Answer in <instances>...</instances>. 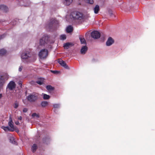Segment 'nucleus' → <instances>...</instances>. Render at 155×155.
<instances>
[{"instance_id":"obj_16","label":"nucleus","mask_w":155,"mask_h":155,"mask_svg":"<svg viewBox=\"0 0 155 155\" xmlns=\"http://www.w3.org/2000/svg\"><path fill=\"white\" fill-rule=\"evenodd\" d=\"M2 128L6 132L8 131H14L13 129L10 128L8 126L5 127L3 126L2 127Z\"/></svg>"},{"instance_id":"obj_25","label":"nucleus","mask_w":155,"mask_h":155,"mask_svg":"<svg viewBox=\"0 0 155 155\" xmlns=\"http://www.w3.org/2000/svg\"><path fill=\"white\" fill-rule=\"evenodd\" d=\"M37 145L35 144H34L32 145V146L31 147L32 151L33 152H35V151L37 149Z\"/></svg>"},{"instance_id":"obj_15","label":"nucleus","mask_w":155,"mask_h":155,"mask_svg":"<svg viewBox=\"0 0 155 155\" xmlns=\"http://www.w3.org/2000/svg\"><path fill=\"white\" fill-rule=\"evenodd\" d=\"M73 45L71 43H66L64 44V47L65 49H68L70 47L73 46Z\"/></svg>"},{"instance_id":"obj_29","label":"nucleus","mask_w":155,"mask_h":155,"mask_svg":"<svg viewBox=\"0 0 155 155\" xmlns=\"http://www.w3.org/2000/svg\"><path fill=\"white\" fill-rule=\"evenodd\" d=\"M53 107L55 108H59L60 107V105L59 104H53Z\"/></svg>"},{"instance_id":"obj_10","label":"nucleus","mask_w":155,"mask_h":155,"mask_svg":"<svg viewBox=\"0 0 155 155\" xmlns=\"http://www.w3.org/2000/svg\"><path fill=\"white\" fill-rule=\"evenodd\" d=\"M114 42V39L111 37H109L106 42V45L109 46L112 45Z\"/></svg>"},{"instance_id":"obj_9","label":"nucleus","mask_w":155,"mask_h":155,"mask_svg":"<svg viewBox=\"0 0 155 155\" xmlns=\"http://www.w3.org/2000/svg\"><path fill=\"white\" fill-rule=\"evenodd\" d=\"M91 35L93 38L96 39L100 37V34L98 31H94L92 32Z\"/></svg>"},{"instance_id":"obj_39","label":"nucleus","mask_w":155,"mask_h":155,"mask_svg":"<svg viewBox=\"0 0 155 155\" xmlns=\"http://www.w3.org/2000/svg\"><path fill=\"white\" fill-rule=\"evenodd\" d=\"M18 120H21L22 119V117L21 116H20L18 118Z\"/></svg>"},{"instance_id":"obj_18","label":"nucleus","mask_w":155,"mask_h":155,"mask_svg":"<svg viewBox=\"0 0 155 155\" xmlns=\"http://www.w3.org/2000/svg\"><path fill=\"white\" fill-rule=\"evenodd\" d=\"M100 10L99 7L98 5H96L94 8V13L95 14H97Z\"/></svg>"},{"instance_id":"obj_22","label":"nucleus","mask_w":155,"mask_h":155,"mask_svg":"<svg viewBox=\"0 0 155 155\" xmlns=\"http://www.w3.org/2000/svg\"><path fill=\"white\" fill-rule=\"evenodd\" d=\"M79 39L81 44H86V42L84 38L82 36H80Z\"/></svg>"},{"instance_id":"obj_7","label":"nucleus","mask_w":155,"mask_h":155,"mask_svg":"<svg viewBox=\"0 0 155 155\" xmlns=\"http://www.w3.org/2000/svg\"><path fill=\"white\" fill-rule=\"evenodd\" d=\"M74 18L78 20H81L84 18V16L82 13L79 12H75L73 16Z\"/></svg>"},{"instance_id":"obj_19","label":"nucleus","mask_w":155,"mask_h":155,"mask_svg":"<svg viewBox=\"0 0 155 155\" xmlns=\"http://www.w3.org/2000/svg\"><path fill=\"white\" fill-rule=\"evenodd\" d=\"M73 0H64V4L67 5H70L72 2Z\"/></svg>"},{"instance_id":"obj_17","label":"nucleus","mask_w":155,"mask_h":155,"mask_svg":"<svg viewBox=\"0 0 155 155\" xmlns=\"http://www.w3.org/2000/svg\"><path fill=\"white\" fill-rule=\"evenodd\" d=\"M9 140L11 143L13 144H16V142L14 137L12 136H10L9 137Z\"/></svg>"},{"instance_id":"obj_5","label":"nucleus","mask_w":155,"mask_h":155,"mask_svg":"<svg viewBox=\"0 0 155 155\" xmlns=\"http://www.w3.org/2000/svg\"><path fill=\"white\" fill-rule=\"evenodd\" d=\"M16 84L14 82L10 81L8 84L6 88V92H8L9 90L12 91L15 87Z\"/></svg>"},{"instance_id":"obj_31","label":"nucleus","mask_w":155,"mask_h":155,"mask_svg":"<svg viewBox=\"0 0 155 155\" xmlns=\"http://www.w3.org/2000/svg\"><path fill=\"white\" fill-rule=\"evenodd\" d=\"M86 1L87 3L91 4H92L94 2L93 0H86Z\"/></svg>"},{"instance_id":"obj_14","label":"nucleus","mask_w":155,"mask_h":155,"mask_svg":"<svg viewBox=\"0 0 155 155\" xmlns=\"http://www.w3.org/2000/svg\"><path fill=\"white\" fill-rule=\"evenodd\" d=\"M8 7L5 5H0V10L6 12L8 10Z\"/></svg>"},{"instance_id":"obj_42","label":"nucleus","mask_w":155,"mask_h":155,"mask_svg":"<svg viewBox=\"0 0 155 155\" xmlns=\"http://www.w3.org/2000/svg\"><path fill=\"white\" fill-rule=\"evenodd\" d=\"M43 141H44L45 142H46L45 140H43Z\"/></svg>"},{"instance_id":"obj_6","label":"nucleus","mask_w":155,"mask_h":155,"mask_svg":"<svg viewBox=\"0 0 155 155\" xmlns=\"http://www.w3.org/2000/svg\"><path fill=\"white\" fill-rule=\"evenodd\" d=\"M8 78V75L6 74L5 76H0V88L3 85L6 80Z\"/></svg>"},{"instance_id":"obj_32","label":"nucleus","mask_w":155,"mask_h":155,"mask_svg":"<svg viewBox=\"0 0 155 155\" xmlns=\"http://www.w3.org/2000/svg\"><path fill=\"white\" fill-rule=\"evenodd\" d=\"M36 83L40 84V85H41L43 83V82L42 81H37L36 82Z\"/></svg>"},{"instance_id":"obj_40","label":"nucleus","mask_w":155,"mask_h":155,"mask_svg":"<svg viewBox=\"0 0 155 155\" xmlns=\"http://www.w3.org/2000/svg\"><path fill=\"white\" fill-rule=\"evenodd\" d=\"M15 124L16 125H19V123L18 121H17L15 122Z\"/></svg>"},{"instance_id":"obj_21","label":"nucleus","mask_w":155,"mask_h":155,"mask_svg":"<svg viewBox=\"0 0 155 155\" xmlns=\"http://www.w3.org/2000/svg\"><path fill=\"white\" fill-rule=\"evenodd\" d=\"M32 118L34 119H38L39 117V116L38 114L36 113H33L32 114Z\"/></svg>"},{"instance_id":"obj_8","label":"nucleus","mask_w":155,"mask_h":155,"mask_svg":"<svg viewBox=\"0 0 155 155\" xmlns=\"http://www.w3.org/2000/svg\"><path fill=\"white\" fill-rule=\"evenodd\" d=\"M31 54H30L28 51L24 52L21 54V58L23 60L27 59L29 58H31Z\"/></svg>"},{"instance_id":"obj_2","label":"nucleus","mask_w":155,"mask_h":155,"mask_svg":"<svg viewBox=\"0 0 155 155\" xmlns=\"http://www.w3.org/2000/svg\"><path fill=\"white\" fill-rule=\"evenodd\" d=\"M48 39L49 37L47 35H44L39 40V45L44 46L45 44H47L48 42Z\"/></svg>"},{"instance_id":"obj_28","label":"nucleus","mask_w":155,"mask_h":155,"mask_svg":"<svg viewBox=\"0 0 155 155\" xmlns=\"http://www.w3.org/2000/svg\"><path fill=\"white\" fill-rule=\"evenodd\" d=\"M60 39L61 40H64L66 39V36L65 35H62L60 36Z\"/></svg>"},{"instance_id":"obj_35","label":"nucleus","mask_w":155,"mask_h":155,"mask_svg":"<svg viewBox=\"0 0 155 155\" xmlns=\"http://www.w3.org/2000/svg\"><path fill=\"white\" fill-rule=\"evenodd\" d=\"M5 35L3 34L1 35H0V40L3 38L5 37Z\"/></svg>"},{"instance_id":"obj_4","label":"nucleus","mask_w":155,"mask_h":155,"mask_svg":"<svg viewBox=\"0 0 155 155\" xmlns=\"http://www.w3.org/2000/svg\"><path fill=\"white\" fill-rule=\"evenodd\" d=\"M38 95L37 93L30 94L27 97L28 100L31 102H33L38 99Z\"/></svg>"},{"instance_id":"obj_11","label":"nucleus","mask_w":155,"mask_h":155,"mask_svg":"<svg viewBox=\"0 0 155 155\" xmlns=\"http://www.w3.org/2000/svg\"><path fill=\"white\" fill-rule=\"evenodd\" d=\"M58 63L66 69H69V68L67 65L66 63L62 60H59L58 61Z\"/></svg>"},{"instance_id":"obj_23","label":"nucleus","mask_w":155,"mask_h":155,"mask_svg":"<svg viewBox=\"0 0 155 155\" xmlns=\"http://www.w3.org/2000/svg\"><path fill=\"white\" fill-rule=\"evenodd\" d=\"M6 53V51L4 49H2L0 50V56H2L5 55Z\"/></svg>"},{"instance_id":"obj_33","label":"nucleus","mask_w":155,"mask_h":155,"mask_svg":"<svg viewBox=\"0 0 155 155\" xmlns=\"http://www.w3.org/2000/svg\"><path fill=\"white\" fill-rule=\"evenodd\" d=\"M51 72L54 73V74H57L58 73V71H52V70H51Z\"/></svg>"},{"instance_id":"obj_41","label":"nucleus","mask_w":155,"mask_h":155,"mask_svg":"<svg viewBox=\"0 0 155 155\" xmlns=\"http://www.w3.org/2000/svg\"><path fill=\"white\" fill-rule=\"evenodd\" d=\"M3 97L2 94H0V99H1Z\"/></svg>"},{"instance_id":"obj_1","label":"nucleus","mask_w":155,"mask_h":155,"mask_svg":"<svg viewBox=\"0 0 155 155\" xmlns=\"http://www.w3.org/2000/svg\"><path fill=\"white\" fill-rule=\"evenodd\" d=\"M58 24V21L55 18L51 19L48 21L46 27L50 31H53L56 29Z\"/></svg>"},{"instance_id":"obj_30","label":"nucleus","mask_w":155,"mask_h":155,"mask_svg":"<svg viewBox=\"0 0 155 155\" xmlns=\"http://www.w3.org/2000/svg\"><path fill=\"white\" fill-rule=\"evenodd\" d=\"M18 105H19V104L18 103H17V102L15 103L14 104V108H17L18 106Z\"/></svg>"},{"instance_id":"obj_36","label":"nucleus","mask_w":155,"mask_h":155,"mask_svg":"<svg viewBox=\"0 0 155 155\" xmlns=\"http://www.w3.org/2000/svg\"><path fill=\"white\" fill-rule=\"evenodd\" d=\"M23 68V67L22 66H20L19 68L18 69V71H21Z\"/></svg>"},{"instance_id":"obj_12","label":"nucleus","mask_w":155,"mask_h":155,"mask_svg":"<svg viewBox=\"0 0 155 155\" xmlns=\"http://www.w3.org/2000/svg\"><path fill=\"white\" fill-rule=\"evenodd\" d=\"M8 125L9 127L12 129L14 130V125L13 124V122L12 120L11 116H10L9 117V121L8 123Z\"/></svg>"},{"instance_id":"obj_37","label":"nucleus","mask_w":155,"mask_h":155,"mask_svg":"<svg viewBox=\"0 0 155 155\" xmlns=\"http://www.w3.org/2000/svg\"><path fill=\"white\" fill-rule=\"evenodd\" d=\"M22 83L21 81H20L18 82V84H19V86L21 87L22 86Z\"/></svg>"},{"instance_id":"obj_38","label":"nucleus","mask_w":155,"mask_h":155,"mask_svg":"<svg viewBox=\"0 0 155 155\" xmlns=\"http://www.w3.org/2000/svg\"><path fill=\"white\" fill-rule=\"evenodd\" d=\"M28 4H26V5H25V6H29V4L30 3V2L29 1H28Z\"/></svg>"},{"instance_id":"obj_34","label":"nucleus","mask_w":155,"mask_h":155,"mask_svg":"<svg viewBox=\"0 0 155 155\" xmlns=\"http://www.w3.org/2000/svg\"><path fill=\"white\" fill-rule=\"evenodd\" d=\"M27 111H28V109H27V108H24L23 110V111L24 113L26 112Z\"/></svg>"},{"instance_id":"obj_27","label":"nucleus","mask_w":155,"mask_h":155,"mask_svg":"<svg viewBox=\"0 0 155 155\" xmlns=\"http://www.w3.org/2000/svg\"><path fill=\"white\" fill-rule=\"evenodd\" d=\"M43 96V99L44 100H48L50 98V96L45 94H42Z\"/></svg>"},{"instance_id":"obj_20","label":"nucleus","mask_w":155,"mask_h":155,"mask_svg":"<svg viewBox=\"0 0 155 155\" xmlns=\"http://www.w3.org/2000/svg\"><path fill=\"white\" fill-rule=\"evenodd\" d=\"M73 31V27L69 25L66 28V32L67 33H70Z\"/></svg>"},{"instance_id":"obj_26","label":"nucleus","mask_w":155,"mask_h":155,"mask_svg":"<svg viewBox=\"0 0 155 155\" xmlns=\"http://www.w3.org/2000/svg\"><path fill=\"white\" fill-rule=\"evenodd\" d=\"M46 88L48 91H52L54 90V88L50 85H47Z\"/></svg>"},{"instance_id":"obj_24","label":"nucleus","mask_w":155,"mask_h":155,"mask_svg":"<svg viewBox=\"0 0 155 155\" xmlns=\"http://www.w3.org/2000/svg\"><path fill=\"white\" fill-rule=\"evenodd\" d=\"M48 104V102L46 101H43L41 103V105L42 107H45Z\"/></svg>"},{"instance_id":"obj_13","label":"nucleus","mask_w":155,"mask_h":155,"mask_svg":"<svg viewBox=\"0 0 155 155\" xmlns=\"http://www.w3.org/2000/svg\"><path fill=\"white\" fill-rule=\"evenodd\" d=\"M87 48L86 46L82 47L81 50V53L82 54H85L87 50Z\"/></svg>"},{"instance_id":"obj_3","label":"nucleus","mask_w":155,"mask_h":155,"mask_svg":"<svg viewBox=\"0 0 155 155\" xmlns=\"http://www.w3.org/2000/svg\"><path fill=\"white\" fill-rule=\"evenodd\" d=\"M48 55V50L45 49L41 50L38 53V56L41 59L46 58Z\"/></svg>"}]
</instances>
